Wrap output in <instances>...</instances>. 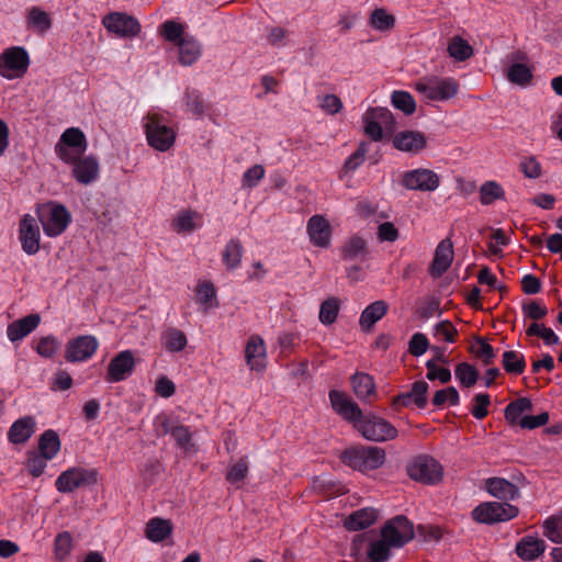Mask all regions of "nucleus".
<instances>
[{
  "label": "nucleus",
  "mask_w": 562,
  "mask_h": 562,
  "mask_svg": "<svg viewBox=\"0 0 562 562\" xmlns=\"http://www.w3.org/2000/svg\"><path fill=\"white\" fill-rule=\"evenodd\" d=\"M46 458L42 453L31 451L27 453L25 467L33 477L40 476L46 468Z\"/></svg>",
  "instance_id": "nucleus-58"
},
{
  "label": "nucleus",
  "mask_w": 562,
  "mask_h": 562,
  "mask_svg": "<svg viewBox=\"0 0 562 562\" xmlns=\"http://www.w3.org/2000/svg\"><path fill=\"white\" fill-rule=\"evenodd\" d=\"M172 532V524L168 519L155 517L150 519L145 529L146 537L154 542L165 540Z\"/></svg>",
  "instance_id": "nucleus-36"
},
{
  "label": "nucleus",
  "mask_w": 562,
  "mask_h": 562,
  "mask_svg": "<svg viewBox=\"0 0 562 562\" xmlns=\"http://www.w3.org/2000/svg\"><path fill=\"white\" fill-rule=\"evenodd\" d=\"M381 536L392 547H402L413 539L414 528L405 517L397 516L383 527Z\"/></svg>",
  "instance_id": "nucleus-14"
},
{
  "label": "nucleus",
  "mask_w": 562,
  "mask_h": 562,
  "mask_svg": "<svg viewBox=\"0 0 562 562\" xmlns=\"http://www.w3.org/2000/svg\"><path fill=\"white\" fill-rule=\"evenodd\" d=\"M393 145L401 151L418 153L426 147L427 137L418 131H403L394 136Z\"/></svg>",
  "instance_id": "nucleus-22"
},
{
  "label": "nucleus",
  "mask_w": 562,
  "mask_h": 562,
  "mask_svg": "<svg viewBox=\"0 0 562 562\" xmlns=\"http://www.w3.org/2000/svg\"><path fill=\"white\" fill-rule=\"evenodd\" d=\"M532 409V404L529 398L520 397L516 401L510 402L504 412V416L506 422L512 426H519L520 420L522 419L524 413L530 412Z\"/></svg>",
  "instance_id": "nucleus-34"
},
{
  "label": "nucleus",
  "mask_w": 562,
  "mask_h": 562,
  "mask_svg": "<svg viewBox=\"0 0 562 562\" xmlns=\"http://www.w3.org/2000/svg\"><path fill=\"white\" fill-rule=\"evenodd\" d=\"M368 153V144L362 142L358 146L357 150L351 154L345 161L342 171L346 173L353 172L360 165L363 164Z\"/></svg>",
  "instance_id": "nucleus-57"
},
{
  "label": "nucleus",
  "mask_w": 562,
  "mask_h": 562,
  "mask_svg": "<svg viewBox=\"0 0 562 562\" xmlns=\"http://www.w3.org/2000/svg\"><path fill=\"white\" fill-rule=\"evenodd\" d=\"M392 104L407 115L413 114L416 109L413 95L406 91H394L392 93Z\"/></svg>",
  "instance_id": "nucleus-50"
},
{
  "label": "nucleus",
  "mask_w": 562,
  "mask_h": 562,
  "mask_svg": "<svg viewBox=\"0 0 562 562\" xmlns=\"http://www.w3.org/2000/svg\"><path fill=\"white\" fill-rule=\"evenodd\" d=\"M40 321L41 318L37 314H31L11 323L7 329L8 338L11 341L24 338L38 326Z\"/></svg>",
  "instance_id": "nucleus-30"
},
{
  "label": "nucleus",
  "mask_w": 562,
  "mask_h": 562,
  "mask_svg": "<svg viewBox=\"0 0 562 562\" xmlns=\"http://www.w3.org/2000/svg\"><path fill=\"white\" fill-rule=\"evenodd\" d=\"M502 364L504 370L512 374H521L526 368L524 355L514 350L503 353Z\"/></svg>",
  "instance_id": "nucleus-42"
},
{
  "label": "nucleus",
  "mask_w": 562,
  "mask_h": 562,
  "mask_svg": "<svg viewBox=\"0 0 562 562\" xmlns=\"http://www.w3.org/2000/svg\"><path fill=\"white\" fill-rule=\"evenodd\" d=\"M379 517L375 508L368 507L351 513L344 521L346 529L351 531L361 530L373 525Z\"/></svg>",
  "instance_id": "nucleus-25"
},
{
  "label": "nucleus",
  "mask_w": 562,
  "mask_h": 562,
  "mask_svg": "<svg viewBox=\"0 0 562 562\" xmlns=\"http://www.w3.org/2000/svg\"><path fill=\"white\" fill-rule=\"evenodd\" d=\"M71 165L74 166L72 175L80 183L88 184L99 175V165L93 157L79 158Z\"/></svg>",
  "instance_id": "nucleus-29"
},
{
  "label": "nucleus",
  "mask_w": 562,
  "mask_h": 562,
  "mask_svg": "<svg viewBox=\"0 0 562 562\" xmlns=\"http://www.w3.org/2000/svg\"><path fill=\"white\" fill-rule=\"evenodd\" d=\"M97 479L95 470L75 467L61 472L55 482V486L60 493H70L79 487L95 484Z\"/></svg>",
  "instance_id": "nucleus-12"
},
{
  "label": "nucleus",
  "mask_w": 562,
  "mask_h": 562,
  "mask_svg": "<svg viewBox=\"0 0 562 562\" xmlns=\"http://www.w3.org/2000/svg\"><path fill=\"white\" fill-rule=\"evenodd\" d=\"M519 170L528 179H538L542 176V166L535 156H526L519 162Z\"/></svg>",
  "instance_id": "nucleus-54"
},
{
  "label": "nucleus",
  "mask_w": 562,
  "mask_h": 562,
  "mask_svg": "<svg viewBox=\"0 0 562 562\" xmlns=\"http://www.w3.org/2000/svg\"><path fill=\"white\" fill-rule=\"evenodd\" d=\"M55 153L65 164L76 162L87 150V139L78 127H69L60 135Z\"/></svg>",
  "instance_id": "nucleus-6"
},
{
  "label": "nucleus",
  "mask_w": 562,
  "mask_h": 562,
  "mask_svg": "<svg viewBox=\"0 0 562 562\" xmlns=\"http://www.w3.org/2000/svg\"><path fill=\"white\" fill-rule=\"evenodd\" d=\"M339 312V301L336 297L325 300L319 310V321L325 325L333 324Z\"/></svg>",
  "instance_id": "nucleus-49"
},
{
  "label": "nucleus",
  "mask_w": 562,
  "mask_h": 562,
  "mask_svg": "<svg viewBox=\"0 0 562 562\" xmlns=\"http://www.w3.org/2000/svg\"><path fill=\"white\" fill-rule=\"evenodd\" d=\"M402 184L408 190L435 191L440 184V178L435 171L420 168L405 172Z\"/></svg>",
  "instance_id": "nucleus-17"
},
{
  "label": "nucleus",
  "mask_w": 562,
  "mask_h": 562,
  "mask_svg": "<svg viewBox=\"0 0 562 562\" xmlns=\"http://www.w3.org/2000/svg\"><path fill=\"white\" fill-rule=\"evenodd\" d=\"M134 368L135 359L132 351H121L110 361L105 380L111 383L123 381L133 373Z\"/></svg>",
  "instance_id": "nucleus-20"
},
{
  "label": "nucleus",
  "mask_w": 562,
  "mask_h": 562,
  "mask_svg": "<svg viewBox=\"0 0 562 562\" xmlns=\"http://www.w3.org/2000/svg\"><path fill=\"white\" fill-rule=\"evenodd\" d=\"M356 429L368 440L383 442L397 437V429L386 419L375 415H362Z\"/></svg>",
  "instance_id": "nucleus-8"
},
{
  "label": "nucleus",
  "mask_w": 562,
  "mask_h": 562,
  "mask_svg": "<svg viewBox=\"0 0 562 562\" xmlns=\"http://www.w3.org/2000/svg\"><path fill=\"white\" fill-rule=\"evenodd\" d=\"M485 487L492 496L499 499L513 501L519 496V488L502 477L486 480Z\"/></svg>",
  "instance_id": "nucleus-26"
},
{
  "label": "nucleus",
  "mask_w": 562,
  "mask_h": 562,
  "mask_svg": "<svg viewBox=\"0 0 562 562\" xmlns=\"http://www.w3.org/2000/svg\"><path fill=\"white\" fill-rule=\"evenodd\" d=\"M364 133L372 140H381L383 132L392 133L395 121L390 110L385 108L369 109L363 115Z\"/></svg>",
  "instance_id": "nucleus-10"
},
{
  "label": "nucleus",
  "mask_w": 562,
  "mask_h": 562,
  "mask_svg": "<svg viewBox=\"0 0 562 562\" xmlns=\"http://www.w3.org/2000/svg\"><path fill=\"white\" fill-rule=\"evenodd\" d=\"M72 537L68 531L59 532L54 541V554L58 561H65L72 551Z\"/></svg>",
  "instance_id": "nucleus-45"
},
{
  "label": "nucleus",
  "mask_w": 562,
  "mask_h": 562,
  "mask_svg": "<svg viewBox=\"0 0 562 562\" xmlns=\"http://www.w3.org/2000/svg\"><path fill=\"white\" fill-rule=\"evenodd\" d=\"M158 33L160 36H162L166 41L176 43L177 45L182 38H186L187 36H183L184 34V26L181 23H178L173 20H168L164 22Z\"/></svg>",
  "instance_id": "nucleus-44"
},
{
  "label": "nucleus",
  "mask_w": 562,
  "mask_h": 562,
  "mask_svg": "<svg viewBox=\"0 0 562 562\" xmlns=\"http://www.w3.org/2000/svg\"><path fill=\"white\" fill-rule=\"evenodd\" d=\"M446 403L451 405H457L459 403V393L456 387L449 386L436 392L432 398V404L435 406H442Z\"/></svg>",
  "instance_id": "nucleus-60"
},
{
  "label": "nucleus",
  "mask_w": 562,
  "mask_h": 562,
  "mask_svg": "<svg viewBox=\"0 0 562 562\" xmlns=\"http://www.w3.org/2000/svg\"><path fill=\"white\" fill-rule=\"evenodd\" d=\"M165 347L171 352H178L184 349L187 337L183 331L170 328L164 334Z\"/></svg>",
  "instance_id": "nucleus-47"
},
{
  "label": "nucleus",
  "mask_w": 562,
  "mask_h": 562,
  "mask_svg": "<svg viewBox=\"0 0 562 562\" xmlns=\"http://www.w3.org/2000/svg\"><path fill=\"white\" fill-rule=\"evenodd\" d=\"M392 546L381 536L373 539L369 533L357 536L352 541L351 554L362 562H385Z\"/></svg>",
  "instance_id": "nucleus-5"
},
{
  "label": "nucleus",
  "mask_w": 562,
  "mask_h": 562,
  "mask_svg": "<svg viewBox=\"0 0 562 562\" xmlns=\"http://www.w3.org/2000/svg\"><path fill=\"white\" fill-rule=\"evenodd\" d=\"M102 24L109 32L120 37H134L140 32L138 21L125 13H110L103 18Z\"/></svg>",
  "instance_id": "nucleus-16"
},
{
  "label": "nucleus",
  "mask_w": 562,
  "mask_h": 562,
  "mask_svg": "<svg viewBox=\"0 0 562 562\" xmlns=\"http://www.w3.org/2000/svg\"><path fill=\"white\" fill-rule=\"evenodd\" d=\"M306 233L311 243L319 248H328L331 244L333 228L329 221L321 214L310 217Z\"/></svg>",
  "instance_id": "nucleus-19"
},
{
  "label": "nucleus",
  "mask_w": 562,
  "mask_h": 562,
  "mask_svg": "<svg viewBox=\"0 0 562 562\" xmlns=\"http://www.w3.org/2000/svg\"><path fill=\"white\" fill-rule=\"evenodd\" d=\"M36 215L44 233L49 237L61 235L71 221L69 211L63 204L53 201L37 205Z\"/></svg>",
  "instance_id": "nucleus-3"
},
{
  "label": "nucleus",
  "mask_w": 562,
  "mask_h": 562,
  "mask_svg": "<svg viewBox=\"0 0 562 562\" xmlns=\"http://www.w3.org/2000/svg\"><path fill=\"white\" fill-rule=\"evenodd\" d=\"M527 336H538L540 337L544 344L547 345H557L559 344V337L554 334V331L546 327L543 324L532 323L526 330Z\"/></svg>",
  "instance_id": "nucleus-52"
},
{
  "label": "nucleus",
  "mask_w": 562,
  "mask_h": 562,
  "mask_svg": "<svg viewBox=\"0 0 562 562\" xmlns=\"http://www.w3.org/2000/svg\"><path fill=\"white\" fill-rule=\"evenodd\" d=\"M247 364L251 370L262 371L266 368V346L259 336H251L245 348Z\"/></svg>",
  "instance_id": "nucleus-24"
},
{
  "label": "nucleus",
  "mask_w": 562,
  "mask_h": 562,
  "mask_svg": "<svg viewBox=\"0 0 562 562\" xmlns=\"http://www.w3.org/2000/svg\"><path fill=\"white\" fill-rule=\"evenodd\" d=\"M376 236L380 241L394 243L398 239L400 232L393 223L384 222L378 226Z\"/></svg>",
  "instance_id": "nucleus-63"
},
{
  "label": "nucleus",
  "mask_w": 562,
  "mask_h": 562,
  "mask_svg": "<svg viewBox=\"0 0 562 562\" xmlns=\"http://www.w3.org/2000/svg\"><path fill=\"white\" fill-rule=\"evenodd\" d=\"M52 18L38 7H32L27 11L26 24L35 33L44 34L52 26Z\"/></svg>",
  "instance_id": "nucleus-33"
},
{
  "label": "nucleus",
  "mask_w": 562,
  "mask_h": 562,
  "mask_svg": "<svg viewBox=\"0 0 562 562\" xmlns=\"http://www.w3.org/2000/svg\"><path fill=\"white\" fill-rule=\"evenodd\" d=\"M428 391V384L425 381H416L409 393L400 395L396 397L394 403H402L403 405H408L412 400L419 408L426 406L427 398L426 393Z\"/></svg>",
  "instance_id": "nucleus-39"
},
{
  "label": "nucleus",
  "mask_w": 562,
  "mask_h": 562,
  "mask_svg": "<svg viewBox=\"0 0 562 562\" xmlns=\"http://www.w3.org/2000/svg\"><path fill=\"white\" fill-rule=\"evenodd\" d=\"M543 535L554 543H562V522L557 517H550L543 522Z\"/></svg>",
  "instance_id": "nucleus-59"
},
{
  "label": "nucleus",
  "mask_w": 562,
  "mask_h": 562,
  "mask_svg": "<svg viewBox=\"0 0 562 562\" xmlns=\"http://www.w3.org/2000/svg\"><path fill=\"white\" fill-rule=\"evenodd\" d=\"M491 401L488 394L480 393L473 398V406L471 409L472 415L477 419H483L487 416Z\"/></svg>",
  "instance_id": "nucleus-62"
},
{
  "label": "nucleus",
  "mask_w": 562,
  "mask_h": 562,
  "mask_svg": "<svg viewBox=\"0 0 562 562\" xmlns=\"http://www.w3.org/2000/svg\"><path fill=\"white\" fill-rule=\"evenodd\" d=\"M162 432L170 434L176 440L177 445L184 449L189 450L192 445V432L190 429L181 424H176L170 419H165L161 424Z\"/></svg>",
  "instance_id": "nucleus-31"
},
{
  "label": "nucleus",
  "mask_w": 562,
  "mask_h": 562,
  "mask_svg": "<svg viewBox=\"0 0 562 562\" xmlns=\"http://www.w3.org/2000/svg\"><path fill=\"white\" fill-rule=\"evenodd\" d=\"M414 89L426 102H445L458 95L460 82L453 77L429 75L418 79Z\"/></svg>",
  "instance_id": "nucleus-1"
},
{
  "label": "nucleus",
  "mask_w": 562,
  "mask_h": 562,
  "mask_svg": "<svg viewBox=\"0 0 562 562\" xmlns=\"http://www.w3.org/2000/svg\"><path fill=\"white\" fill-rule=\"evenodd\" d=\"M408 476L423 484H436L442 480L443 468L431 456L420 454L413 458L406 465Z\"/></svg>",
  "instance_id": "nucleus-7"
},
{
  "label": "nucleus",
  "mask_w": 562,
  "mask_h": 562,
  "mask_svg": "<svg viewBox=\"0 0 562 562\" xmlns=\"http://www.w3.org/2000/svg\"><path fill=\"white\" fill-rule=\"evenodd\" d=\"M265 169L261 165H255L243 175V186L252 188L263 178Z\"/></svg>",
  "instance_id": "nucleus-64"
},
{
  "label": "nucleus",
  "mask_w": 562,
  "mask_h": 562,
  "mask_svg": "<svg viewBox=\"0 0 562 562\" xmlns=\"http://www.w3.org/2000/svg\"><path fill=\"white\" fill-rule=\"evenodd\" d=\"M59 345L60 344L57 340V338H55L53 336H47V337H44V338L40 339V341H38V344L36 346V351L42 357L50 358L59 349Z\"/></svg>",
  "instance_id": "nucleus-61"
},
{
  "label": "nucleus",
  "mask_w": 562,
  "mask_h": 562,
  "mask_svg": "<svg viewBox=\"0 0 562 562\" xmlns=\"http://www.w3.org/2000/svg\"><path fill=\"white\" fill-rule=\"evenodd\" d=\"M370 23L379 31H387L394 26L395 18L383 9H376L371 14Z\"/></svg>",
  "instance_id": "nucleus-56"
},
{
  "label": "nucleus",
  "mask_w": 562,
  "mask_h": 562,
  "mask_svg": "<svg viewBox=\"0 0 562 562\" xmlns=\"http://www.w3.org/2000/svg\"><path fill=\"white\" fill-rule=\"evenodd\" d=\"M456 376L463 386L471 387L476 383L479 372L472 364L462 362L456 368Z\"/></svg>",
  "instance_id": "nucleus-48"
},
{
  "label": "nucleus",
  "mask_w": 562,
  "mask_h": 562,
  "mask_svg": "<svg viewBox=\"0 0 562 562\" xmlns=\"http://www.w3.org/2000/svg\"><path fill=\"white\" fill-rule=\"evenodd\" d=\"M447 52L457 61H464L474 54L473 47L463 37L456 35L448 42Z\"/></svg>",
  "instance_id": "nucleus-38"
},
{
  "label": "nucleus",
  "mask_w": 562,
  "mask_h": 562,
  "mask_svg": "<svg viewBox=\"0 0 562 562\" xmlns=\"http://www.w3.org/2000/svg\"><path fill=\"white\" fill-rule=\"evenodd\" d=\"M368 254V241L364 237L358 234L350 236L341 246V257L347 261L364 259Z\"/></svg>",
  "instance_id": "nucleus-28"
},
{
  "label": "nucleus",
  "mask_w": 562,
  "mask_h": 562,
  "mask_svg": "<svg viewBox=\"0 0 562 562\" xmlns=\"http://www.w3.org/2000/svg\"><path fill=\"white\" fill-rule=\"evenodd\" d=\"M201 224V215L196 212H181L173 221L172 226L177 233H190Z\"/></svg>",
  "instance_id": "nucleus-41"
},
{
  "label": "nucleus",
  "mask_w": 562,
  "mask_h": 562,
  "mask_svg": "<svg viewBox=\"0 0 562 562\" xmlns=\"http://www.w3.org/2000/svg\"><path fill=\"white\" fill-rule=\"evenodd\" d=\"M19 239L22 249L27 255H34L40 250L41 232L36 218L30 214L23 215L19 226Z\"/></svg>",
  "instance_id": "nucleus-18"
},
{
  "label": "nucleus",
  "mask_w": 562,
  "mask_h": 562,
  "mask_svg": "<svg viewBox=\"0 0 562 562\" xmlns=\"http://www.w3.org/2000/svg\"><path fill=\"white\" fill-rule=\"evenodd\" d=\"M243 257V245L238 239H231L224 251L223 261L228 269H235L240 265Z\"/></svg>",
  "instance_id": "nucleus-43"
},
{
  "label": "nucleus",
  "mask_w": 562,
  "mask_h": 562,
  "mask_svg": "<svg viewBox=\"0 0 562 562\" xmlns=\"http://www.w3.org/2000/svg\"><path fill=\"white\" fill-rule=\"evenodd\" d=\"M387 312V304L384 301H375L364 308L362 312L359 324L362 329L369 330L380 321Z\"/></svg>",
  "instance_id": "nucleus-35"
},
{
  "label": "nucleus",
  "mask_w": 562,
  "mask_h": 562,
  "mask_svg": "<svg viewBox=\"0 0 562 562\" xmlns=\"http://www.w3.org/2000/svg\"><path fill=\"white\" fill-rule=\"evenodd\" d=\"M341 461L353 470L366 473L379 469L385 462V451L379 447H352L346 449Z\"/></svg>",
  "instance_id": "nucleus-2"
},
{
  "label": "nucleus",
  "mask_w": 562,
  "mask_h": 562,
  "mask_svg": "<svg viewBox=\"0 0 562 562\" xmlns=\"http://www.w3.org/2000/svg\"><path fill=\"white\" fill-rule=\"evenodd\" d=\"M328 396L333 411L356 428L363 415L359 405L342 391L331 390Z\"/></svg>",
  "instance_id": "nucleus-13"
},
{
  "label": "nucleus",
  "mask_w": 562,
  "mask_h": 562,
  "mask_svg": "<svg viewBox=\"0 0 562 562\" xmlns=\"http://www.w3.org/2000/svg\"><path fill=\"white\" fill-rule=\"evenodd\" d=\"M515 550L524 561H532L544 552L546 544L537 537L526 536L517 542Z\"/></svg>",
  "instance_id": "nucleus-27"
},
{
  "label": "nucleus",
  "mask_w": 562,
  "mask_h": 562,
  "mask_svg": "<svg viewBox=\"0 0 562 562\" xmlns=\"http://www.w3.org/2000/svg\"><path fill=\"white\" fill-rule=\"evenodd\" d=\"M472 352L480 358L484 364L493 363L495 352L493 347L483 338H475L471 347Z\"/></svg>",
  "instance_id": "nucleus-51"
},
{
  "label": "nucleus",
  "mask_w": 562,
  "mask_h": 562,
  "mask_svg": "<svg viewBox=\"0 0 562 562\" xmlns=\"http://www.w3.org/2000/svg\"><path fill=\"white\" fill-rule=\"evenodd\" d=\"M99 342L94 336L83 335L70 339L65 349L68 362H81L90 359L97 351Z\"/></svg>",
  "instance_id": "nucleus-15"
},
{
  "label": "nucleus",
  "mask_w": 562,
  "mask_h": 562,
  "mask_svg": "<svg viewBox=\"0 0 562 562\" xmlns=\"http://www.w3.org/2000/svg\"><path fill=\"white\" fill-rule=\"evenodd\" d=\"M35 420L31 416L18 419L9 430V439L13 443L25 442L34 432Z\"/></svg>",
  "instance_id": "nucleus-32"
},
{
  "label": "nucleus",
  "mask_w": 562,
  "mask_h": 562,
  "mask_svg": "<svg viewBox=\"0 0 562 562\" xmlns=\"http://www.w3.org/2000/svg\"><path fill=\"white\" fill-rule=\"evenodd\" d=\"M507 78L510 82L520 86L527 85L531 81V70L524 64H514L507 72Z\"/></svg>",
  "instance_id": "nucleus-53"
},
{
  "label": "nucleus",
  "mask_w": 562,
  "mask_h": 562,
  "mask_svg": "<svg viewBox=\"0 0 562 562\" xmlns=\"http://www.w3.org/2000/svg\"><path fill=\"white\" fill-rule=\"evenodd\" d=\"M179 61L184 66L195 63L201 56V45L191 36L182 38L179 44Z\"/></svg>",
  "instance_id": "nucleus-37"
},
{
  "label": "nucleus",
  "mask_w": 562,
  "mask_h": 562,
  "mask_svg": "<svg viewBox=\"0 0 562 562\" xmlns=\"http://www.w3.org/2000/svg\"><path fill=\"white\" fill-rule=\"evenodd\" d=\"M518 508L508 503L486 502L472 512V517L481 524H495L510 520L518 516Z\"/></svg>",
  "instance_id": "nucleus-11"
},
{
  "label": "nucleus",
  "mask_w": 562,
  "mask_h": 562,
  "mask_svg": "<svg viewBox=\"0 0 562 562\" xmlns=\"http://www.w3.org/2000/svg\"><path fill=\"white\" fill-rule=\"evenodd\" d=\"M505 192L499 183L496 181H487L480 188V200L484 205L492 204L496 200H502Z\"/></svg>",
  "instance_id": "nucleus-46"
},
{
  "label": "nucleus",
  "mask_w": 562,
  "mask_h": 562,
  "mask_svg": "<svg viewBox=\"0 0 562 562\" xmlns=\"http://www.w3.org/2000/svg\"><path fill=\"white\" fill-rule=\"evenodd\" d=\"M30 65V57L23 47L13 46L0 54V76L12 80L22 78Z\"/></svg>",
  "instance_id": "nucleus-9"
},
{
  "label": "nucleus",
  "mask_w": 562,
  "mask_h": 562,
  "mask_svg": "<svg viewBox=\"0 0 562 562\" xmlns=\"http://www.w3.org/2000/svg\"><path fill=\"white\" fill-rule=\"evenodd\" d=\"M453 260V245L449 238L441 240L436 247L434 259L429 267V273L434 278L441 277L451 266Z\"/></svg>",
  "instance_id": "nucleus-21"
},
{
  "label": "nucleus",
  "mask_w": 562,
  "mask_h": 562,
  "mask_svg": "<svg viewBox=\"0 0 562 562\" xmlns=\"http://www.w3.org/2000/svg\"><path fill=\"white\" fill-rule=\"evenodd\" d=\"M145 133L148 144L159 151L168 150L175 143L176 132L167 124L166 119L150 111L145 116Z\"/></svg>",
  "instance_id": "nucleus-4"
},
{
  "label": "nucleus",
  "mask_w": 562,
  "mask_h": 562,
  "mask_svg": "<svg viewBox=\"0 0 562 562\" xmlns=\"http://www.w3.org/2000/svg\"><path fill=\"white\" fill-rule=\"evenodd\" d=\"M40 453L47 460L53 459L60 449V440L54 430H46L38 440Z\"/></svg>",
  "instance_id": "nucleus-40"
},
{
  "label": "nucleus",
  "mask_w": 562,
  "mask_h": 562,
  "mask_svg": "<svg viewBox=\"0 0 562 562\" xmlns=\"http://www.w3.org/2000/svg\"><path fill=\"white\" fill-rule=\"evenodd\" d=\"M355 395L362 402L371 403L376 398V387L373 378L364 372H357L350 378Z\"/></svg>",
  "instance_id": "nucleus-23"
},
{
  "label": "nucleus",
  "mask_w": 562,
  "mask_h": 562,
  "mask_svg": "<svg viewBox=\"0 0 562 562\" xmlns=\"http://www.w3.org/2000/svg\"><path fill=\"white\" fill-rule=\"evenodd\" d=\"M248 474V463L246 458H240L236 462L232 463L228 467L227 473H226V480L232 483L236 484L245 480V477Z\"/></svg>",
  "instance_id": "nucleus-55"
}]
</instances>
